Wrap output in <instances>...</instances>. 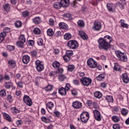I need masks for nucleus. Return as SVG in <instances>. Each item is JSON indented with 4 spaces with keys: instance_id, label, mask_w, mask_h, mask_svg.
Wrapping results in <instances>:
<instances>
[{
    "instance_id": "nucleus-1",
    "label": "nucleus",
    "mask_w": 129,
    "mask_h": 129,
    "mask_svg": "<svg viewBox=\"0 0 129 129\" xmlns=\"http://www.w3.org/2000/svg\"><path fill=\"white\" fill-rule=\"evenodd\" d=\"M97 42L99 44L98 48L100 50H104V51H108L110 43L112 42V37L109 35H106L104 38H99Z\"/></svg>"
},
{
    "instance_id": "nucleus-2",
    "label": "nucleus",
    "mask_w": 129,
    "mask_h": 129,
    "mask_svg": "<svg viewBox=\"0 0 129 129\" xmlns=\"http://www.w3.org/2000/svg\"><path fill=\"white\" fill-rule=\"evenodd\" d=\"M115 53L116 56H117L120 61H122L123 62H126V61H127V57H126L124 53L119 50H116Z\"/></svg>"
},
{
    "instance_id": "nucleus-3",
    "label": "nucleus",
    "mask_w": 129,
    "mask_h": 129,
    "mask_svg": "<svg viewBox=\"0 0 129 129\" xmlns=\"http://www.w3.org/2000/svg\"><path fill=\"white\" fill-rule=\"evenodd\" d=\"M67 46L70 49L75 50V49H77L79 47V44L76 40H72L68 41Z\"/></svg>"
},
{
    "instance_id": "nucleus-4",
    "label": "nucleus",
    "mask_w": 129,
    "mask_h": 129,
    "mask_svg": "<svg viewBox=\"0 0 129 129\" xmlns=\"http://www.w3.org/2000/svg\"><path fill=\"white\" fill-rule=\"evenodd\" d=\"M80 81L84 86H89L92 82V80L90 78L82 77Z\"/></svg>"
},
{
    "instance_id": "nucleus-5",
    "label": "nucleus",
    "mask_w": 129,
    "mask_h": 129,
    "mask_svg": "<svg viewBox=\"0 0 129 129\" xmlns=\"http://www.w3.org/2000/svg\"><path fill=\"white\" fill-rule=\"evenodd\" d=\"M80 119L82 122L86 123L89 119V113L87 112H83L80 115Z\"/></svg>"
},
{
    "instance_id": "nucleus-6",
    "label": "nucleus",
    "mask_w": 129,
    "mask_h": 129,
    "mask_svg": "<svg viewBox=\"0 0 129 129\" xmlns=\"http://www.w3.org/2000/svg\"><path fill=\"white\" fill-rule=\"evenodd\" d=\"M87 65L90 68H96L97 62L92 58H90L87 60Z\"/></svg>"
},
{
    "instance_id": "nucleus-7",
    "label": "nucleus",
    "mask_w": 129,
    "mask_h": 129,
    "mask_svg": "<svg viewBox=\"0 0 129 129\" xmlns=\"http://www.w3.org/2000/svg\"><path fill=\"white\" fill-rule=\"evenodd\" d=\"M35 65L36 66V70H37L38 72H41V71H43V70H44V66L42 64L40 60H37L35 61Z\"/></svg>"
},
{
    "instance_id": "nucleus-8",
    "label": "nucleus",
    "mask_w": 129,
    "mask_h": 129,
    "mask_svg": "<svg viewBox=\"0 0 129 129\" xmlns=\"http://www.w3.org/2000/svg\"><path fill=\"white\" fill-rule=\"evenodd\" d=\"M23 101L24 102H25V103H26V104H27L29 106H31V105L33 104V102H32V99H31L30 97H29V96L27 95H24V96L23 97Z\"/></svg>"
},
{
    "instance_id": "nucleus-9",
    "label": "nucleus",
    "mask_w": 129,
    "mask_h": 129,
    "mask_svg": "<svg viewBox=\"0 0 129 129\" xmlns=\"http://www.w3.org/2000/svg\"><path fill=\"white\" fill-rule=\"evenodd\" d=\"M72 106L73 108L76 109H80L82 108V103L78 101H76L73 102Z\"/></svg>"
},
{
    "instance_id": "nucleus-10",
    "label": "nucleus",
    "mask_w": 129,
    "mask_h": 129,
    "mask_svg": "<svg viewBox=\"0 0 129 129\" xmlns=\"http://www.w3.org/2000/svg\"><path fill=\"white\" fill-rule=\"evenodd\" d=\"M93 113L94 114L95 119L98 120V121H100V120H101V114H100V112L96 109L93 111Z\"/></svg>"
},
{
    "instance_id": "nucleus-11",
    "label": "nucleus",
    "mask_w": 129,
    "mask_h": 129,
    "mask_svg": "<svg viewBox=\"0 0 129 129\" xmlns=\"http://www.w3.org/2000/svg\"><path fill=\"white\" fill-rule=\"evenodd\" d=\"M93 28L95 31H100L101 29V23L98 22H95Z\"/></svg>"
},
{
    "instance_id": "nucleus-12",
    "label": "nucleus",
    "mask_w": 129,
    "mask_h": 129,
    "mask_svg": "<svg viewBox=\"0 0 129 129\" xmlns=\"http://www.w3.org/2000/svg\"><path fill=\"white\" fill-rule=\"evenodd\" d=\"M121 77L122 78V80L123 81V82L124 83H127L129 82V78L127 76V74L126 73H124L121 76Z\"/></svg>"
},
{
    "instance_id": "nucleus-13",
    "label": "nucleus",
    "mask_w": 129,
    "mask_h": 129,
    "mask_svg": "<svg viewBox=\"0 0 129 129\" xmlns=\"http://www.w3.org/2000/svg\"><path fill=\"white\" fill-rule=\"evenodd\" d=\"M22 62L24 64H28L30 62V57L28 55H25L22 57Z\"/></svg>"
},
{
    "instance_id": "nucleus-14",
    "label": "nucleus",
    "mask_w": 129,
    "mask_h": 129,
    "mask_svg": "<svg viewBox=\"0 0 129 129\" xmlns=\"http://www.w3.org/2000/svg\"><path fill=\"white\" fill-rule=\"evenodd\" d=\"M79 34L83 40H88V36L83 31H79Z\"/></svg>"
},
{
    "instance_id": "nucleus-15",
    "label": "nucleus",
    "mask_w": 129,
    "mask_h": 129,
    "mask_svg": "<svg viewBox=\"0 0 129 129\" xmlns=\"http://www.w3.org/2000/svg\"><path fill=\"white\" fill-rule=\"evenodd\" d=\"M42 22V20L40 17H35L33 19V23L35 25H39Z\"/></svg>"
},
{
    "instance_id": "nucleus-16",
    "label": "nucleus",
    "mask_w": 129,
    "mask_h": 129,
    "mask_svg": "<svg viewBox=\"0 0 129 129\" xmlns=\"http://www.w3.org/2000/svg\"><path fill=\"white\" fill-rule=\"evenodd\" d=\"M60 4L61 5V7L66 8V7L69 5V0H61Z\"/></svg>"
},
{
    "instance_id": "nucleus-17",
    "label": "nucleus",
    "mask_w": 129,
    "mask_h": 129,
    "mask_svg": "<svg viewBox=\"0 0 129 129\" xmlns=\"http://www.w3.org/2000/svg\"><path fill=\"white\" fill-rule=\"evenodd\" d=\"M58 93H59L60 95H66L67 92H66V90L64 88L61 87L58 90Z\"/></svg>"
},
{
    "instance_id": "nucleus-18",
    "label": "nucleus",
    "mask_w": 129,
    "mask_h": 129,
    "mask_svg": "<svg viewBox=\"0 0 129 129\" xmlns=\"http://www.w3.org/2000/svg\"><path fill=\"white\" fill-rule=\"evenodd\" d=\"M104 78H105V74H101L96 78V79L97 81H101Z\"/></svg>"
},
{
    "instance_id": "nucleus-19",
    "label": "nucleus",
    "mask_w": 129,
    "mask_h": 129,
    "mask_svg": "<svg viewBox=\"0 0 129 129\" xmlns=\"http://www.w3.org/2000/svg\"><path fill=\"white\" fill-rule=\"evenodd\" d=\"M77 24H78V26L80 28H84V27H85V23L82 20H79L77 22Z\"/></svg>"
},
{
    "instance_id": "nucleus-20",
    "label": "nucleus",
    "mask_w": 129,
    "mask_h": 129,
    "mask_svg": "<svg viewBox=\"0 0 129 129\" xmlns=\"http://www.w3.org/2000/svg\"><path fill=\"white\" fill-rule=\"evenodd\" d=\"M53 7L54 9H61L62 8V5L61 4V2H55L53 4Z\"/></svg>"
},
{
    "instance_id": "nucleus-21",
    "label": "nucleus",
    "mask_w": 129,
    "mask_h": 129,
    "mask_svg": "<svg viewBox=\"0 0 129 129\" xmlns=\"http://www.w3.org/2000/svg\"><path fill=\"white\" fill-rule=\"evenodd\" d=\"M6 36H7V33L5 32H2L0 34V43L3 42L5 40V38H6Z\"/></svg>"
},
{
    "instance_id": "nucleus-22",
    "label": "nucleus",
    "mask_w": 129,
    "mask_h": 129,
    "mask_svg": "<svg viewBox=\"0 0 129 129\" xmlns=\"http://www.w3.org/2000/svg\"><path fill=\"white\" fill-rule=\"evenodd\" d=\"M59 27L60 29H62L63 30H65L68 27V25L66 24V23L63 22H60L59 23Z\"/></svg>"
},
{
    "instance_id": "nucleus-23",
    "label": "nucleus",
    "mask_w": 129,
    "mask_h": 129,
    "mask_svg": "<svg viewBox=\"0 0 129 129\" xmlns=\"http://www.w3.org/2000/svg\"><path fill=\"white\" fill-rule=\"evenodd\" d=\"M94 95L96 98H101L102 97V94L99 91H97L94 93Z\"/></svg>"
},
{
    "instance_id": "nucleus-24",
    "label": "nucleus",
    "mask_w": 129,
    "mask_h": 129,
    "mask_svg": "<svg viewBox=\"0 0 129 129\" xmlns=\"http://www.w3.org/2000/svg\"><path fill=\"white\" fill-rule=\"evenodd\" d=\"M123 1L124 2L120 3V2H117L116 3V5L119 6V7L120 8V9H124V5H125V0H121Z\"/></svg>"
},
{
    "instance_id": "nucleus-25",
    "label": "nucleus",
    "mask_w": 129,
    "mask_h": 129,
    "mask_svg": "<svg viewBox=\"0 0 129 129\" xmlns=\"http://www.w3.org/2000/svg\"><path fill=\"white\" fill-rule=\"evenodd\" d=\"M30 16V12L28 11H25L22 13V17L23 18H28Z\"/></svg>"
},
{
    "instance_id": "nucleus-26",
    "label": "nucleus",
    "mask_w": 129,
    "mask_h": 129,
    "mask_svg": "<svg viewBox=\"0 0 129 129\" xmlns=\"http://www.w3.org/2000/svg\"><path fill=\"white\" fill-rule=\"evenodd\" d=\"M24 43L23 42H21L20 41H18L16 42V45L17 46V47H19V48H24L25 47V45H24Z\"/></svg>"
},
{
    "instance_id": "nucleus-27",
    "label": "nucleus",
    "mask_w": 129,
    "mask_h": 129,
    "mask_svg": "<svg viewBox=\"0 0 129 129\" xmlns=\"http://www.w3.org/2000/svg\"><path fill=\"white\" fill-rule=\"evenodd\" d=\"M114 70H115V71H119V72L121 71V68H120V66L117 63H115Z\"/></svg>"
},
{
    "instance_id": "nucleus-28",
    "label": "nucleus",
    "mask_w": 129,
    "mask_h": 129,
    "mask_svg": "<svg viewBox=\"0 0 129 129\" xmlns=\"http://www.w3.org/2000/svg\"><path fill=\"white\" fill-rule=\"evenodd\" d=\"M52 66L53 68H56L57 69L60 67V63L57 61H55L52 63Z\"/></svg>"
},
{
    "instance_id": "nucleus-29",
    "label": "nucleus",
    "mask_w": 129,
    "mask_h": 129,
    "mask_svg": "<svg viewBox=\"0 0 129 129\" xmlns=\"http://www.w3.org/2000/svg\"><path fill=\"white\" fill-rule=\"evenodd\" d=\"M15 27L16 28H21L23 25V24L22 23V21H17L15 23Z\"/></svg>"
},
{
    "instance_id": "nucleus-30",
    "label": "nucleus",
    "mask_w": 129,
    "mask_h": 129,
    "mask_svg": "<svg viewBox=\"0 0 129 129\" xmlns=\"http://www.w3.org/2000/svg\"><path fill=\"white\" fill-rule=\"evenodd\" d=\"M8 64H9L10 67H12V68H15L16 67V61L15 60H9Z\"/></svg>"
},
{
    "instance_id": "nucleus-31",
    "label": "nucleus",
    "mask_w": 129,
    "mask_h": 129,
    "mask_svg": "<svg viewBox=\"0 0 129 129\" xmlns=\"http://www.w3.org/2000/svg\"><path fill=\"white\" fill-rule=\"evenodd\" d=\"M47 36H49V37H51V36H53L54 35V31H53V29L49 28L47 31Z\"/></svg>"
},
{
    "instance_id": "nucleus-32",
    "label": "nucleus",
    "mask_w": 129,
    "mask_h": 129,
    "mask_svg": "<svg viewBox=\"0 0 129 129\" xmlns=\"http://www.w3.org/2000/svg\"><path fill=\"white\" fill-rule=\"evenodd\" d=\"M121 112L122 115H124V116H125L128 113V110H127V109L125 108H122L121 109Z\"/></svg>"
},
{
    "instance_id": "nucleus-33",
    "label": "nucleus",
    "mask_w": 129,
    "mask_h": 129,
    "mask_svg": "<svg viewBox=\"0 0 129 129\" xmlns=\"http://www.w3.org/2000/svg\"><path fill=\"white\" fill-rule=\"evenodd\" d=\"M54 107V103L52 102H48L46 104V108L51 109Z\"/></svg>"
},
{
    "instance_id": "nucleus-34",
    "label": "nucleus",
    "mask_w": 129,
    "mask_h": 129,
    "mask_svg": "<svg viewBox=\"0 0 129 129\" xmlns=\"http://www.w3.org/2000/svg\"><path fill=\"white\" fill-rule=\"evenodd\" d=\"M75 69V67L73 65H69L68 67V71H69L70 72H72L73 71H74Z\"/></svg>"
},
{
    "instance_id": "nucleus-35",
    "label": "nucleus",
    "mask_w": 129,
    "mask_h": 129,
    "mask_svg": "<svg viewBox=\"0 0 129 129\" xmlns=\"http://www.w3.org/2000/svg\"><path fill=\"white\" fill-rule=\"evenodd\" d=\"M107 9L109 11V12H112L113 11V9H112V4L110 3H108L106 5Z\"/></svg>"
},
{
    "instance_id": "nucleus-36",
    "label": "nucleus",
    "mask_w": 129,
    "mask_h": 129,
    "mask_svg": "<svg viewBox=\"0 0 129 129\" xmlns=\"http://www.w3.org/2000/svg\"><path fill=\"white\" fill-rule=\"evenodd\" d=\"M105 99L108 102H112L113 101V98L111 96H106Z\"/></svg>"
},
{
    "instance_id": "nucleus-37",
    "label": "nucleus",
    "mask_w": 129,
    "mask_h": 129,
    "mask_svg": "<svg viewBox=\"0 0 129 129\" xmlns=\"http://www.w3.org/2000/svg\"><path fill=\"white\" fill-rule=\"evenodd\" d=\"M33 33L35 35H40L41 34V30L38 28H35L33 30Z\"/></svg>"
},
{
    "instance_id": "nucleus-38",
    "label": "nucleus",
    "mask_w": 129,
    "mask_h": 129,
    "mask_svg": "<svg viewBox=\"0 0 129 129\" xmlns=\"http://www.w3.org/2000/svg\"><path fill=\"white\" fill-rule=\"evenodd\" d=\"M19 41L22 42L23 43L26 42V38L25 37V35H21L20 36Z\"/></svg>"
},
{
    "instance_id": "nucleus-39",
    "label": "nucleus",
    "mask_w": 129,
    "mask_h": 129,
    "mask_svg": "<svg viewBox=\"0 0 129 129\" xmlns=\"http://www.w3.org/2000/svg\"><path fill=\"white\" fill-rule=\"evenodd\" d=\"M63 59L65 62H69V60H71V57L70 56L65 54L63 56Z\"/></svg>"
},
{
    "instance_id": "nucleus-40",
    "label": "nucleus",
    "mask_w": 129,
    "mask_h": 129,
    "mask_svg": "<svg viewBox=\"0 0 129 129\" xmlns=\"http://www.w3.org/2000/svg\"><path fill=\"white\" fill-rule=\"evenodd\" d=\"M37 44L38 46H43L44 45V41L42 38H38L37 39Z\"/></svg>"
},
{
    "instance_id": "nucleus-41",
    "label": "nucleus",
    "mask_w": 129,
    "mask_h": 129,
    "mask_svg": "<svg viewBox=\"0 0 129 129\" xmlns=\"http://www.w3.org/2000/svg\"><path fill=\"white\" fill-rule=\"evenodd\" d=\"M71 34L67 33L64 35V40H70V39H71Z\"/></svg>"
},
{
    "instance_id": "nucleus-42",
    "label": "nucleus",
    "mask_w": 129,
    "mask_h": 129,
    "mask_svg": "<svg viewBox=\"0 0 129 129\" xmlns=\"http://www.w3.org/2000/svg\"><path fill=\"white\" fill-rule=\"evenodd\" d=\"M11 111L13 112V113H20V110L19 109H17L16 107H13L11 108Z\"/></svg>"
},
{
    "instance_id": "nucleus-43",
    "label": "nucleus",
    "mask_w": 129,
    "mask_h": 129,
    "mask_svg": "<svg viewBox=\"0 0 129 129\" xmlns=\"http://www.w3.org/2000/svg\"><path fill=\"white\" fill-rule=\"evenodd\" d=\"M112 120L113 121H114V122H117V121H119V117L117 116H113L112 117Z\"/></svg>"
},
{
    "instance_id": "nucleus-44",
    "label": "nucleus",
    "mask_w": 129,
    "mask_h": 129,
    "mask_svg": "<svg viewBox=\"0 0 129 129\" xmlns=\"http://www.w3.org/2000/svg\"><path fill=\"white\" fill-rule=\"evenodd\" d=\"M4 9L6 12H9V11H10V9H11L10 4H6V5L4 6Z\"/></svg>"
},
{
    "instance_id": "nucleus-45",
    "label": "nucleus",
    "mask_w": 129,
    "mask_h": 129,
    "mask_svg": "<svg viewBox=\"0 0 129 129\" xmlns=\"http://www.w3.org/2000/svg\"><path fill=\"white\" fill-rule=\"evenodd\" d=\"M66 55L71 57L73 55V51L72 50H67L66 51Z\"/></svg>"
},
{
    "instance_id": "nucleus-46",
    "label": "nucleus",
    "mask_w": 129,
    "mask_h": 129,
    "mask_svg": "<svg viewBox=\"0 0 129 129\" xmlns=\"http://www.w3.org/2000/svg\"><path fill=\"white\" fill-rule=\"evenodd\" d=\"M41 120L42 121H44V122H46V123L49 122V121H50V119L47 118V117H45V116H42L41 117Z\"/></svg>"
},
{
    "instance_id": "nucleus-47",
    "label": "nucleus",
    "mask_w": 129,
    "mask_h": 129,
    "mask_svg": "<svg viewBox=\"0 0 129 129\" xmlns=\"http://www.w3.org/2000/svg\"><path fill=\"white\" fill-rule=\"evenodd\" d=\"M64 72V70L62 68H57V70L56 71H55L56 74H62L63 72Z\"/></svg>"
},
{
    "instance_id": "nucleus-48",
    "label": "nucleus",
    "mask_w": 129,
    "mask_h": 129,
    "mask_svg": "<svg viewBox=\"0 0 129 129\" xmlns=\"http://www.w3.org/2000/svg\"><path fill=\"white\" fill-rule=\"evenodd\" d=\"M121 26L122 28H128V25L123 23V20H121Z\"/></svg>"
},
{
    "instance_id": "nucleus-49",
    "label": "nucleus",
    "mask_w": 129,
    "mask_h": 129,
    "mask_svg": "<svg viewBox=\"0 0 129 129\" xmlns=\"http://www.w3.org/2000/svg\"><path fill=\"white\" fill-rule=\"evenodd\" d=\"M7 94V93H6V91L5 90H2L0 91V96L1 97H5Z\"/></svg>"
},
{
    "instance_id": "nucleus-50",
    "label": "nucleus",
    "mask_w": 129,
    "mask_h": 129,
    "mask_svg": "<svg viewBox=\"0 0 129 129\" xmlns=\"http://www.w3.org/2000/svg\"><path fill=\"white\" fill-rule=\"evenodd\" d=\"M53 89V86L50 85H48L47 87H45L46 91H51Z\"/></svg>"
},
{
    "instance_id": "nucleus-51",
    "label": "nucleus",
    "mask_w": 129,
    "mask_h": 129,
    "mask_svg": "<svg viewBox=\"0 0 129 129\" xmlns=\"http://www.w3.org/2000/svg\"><path fill=\"white\" fill-rule=\"evenodd\" d=\"M7 49L9 51H14L15 50V47L12 45H7Z\"/></svg>"
},
{
    "instance_id": "nucleus-52",
    "label": "nucleus",
    "mask_w": 129,
    "mask_h": 129,
    "mask_svg": "<svg viewBox=\"0 0 129 129\" xmlns=\"http://www.w3.org/2000/svg\"><path fill=\"white\" fill-rule=\"evenodd\" d=\"M93 106L94 108H95V109H99V106L97 104V103L94 102L92 103Z\"/></svg>"
},
{
    "instance_id": "nucleus-53",
    "label": "nucleus",
    "mask_w": 129,
    "mask_h": 129,
    "mask_svg": "<svg viewBox=\"0 0 129 129\" xmlns=\"http://www.w3.org/2000/svg\"><path fill=\"white\" fill-rule=\"evenodd\" d=\"M6 88H7V89H10L11 87H12V83L11 82H7L6 83L5 85Z\"/></svg>"
},
{
    "instance_id": "nucleus-54",
    "label": "nucleus",
    "mask_w": 129,
    "mask_h": 129,
    "mask_svg": "<svg viewBox=\"0 0 129 129\" xmlns=\"http://www.w3.org/2000/svg\"><path fill=\"white\" fill-rule=\"evenodd\" d=\"M58 79L59 81H64V79H65V76H64L63 75L60 74L58 76Z\"/></svg>"
},
{
    "instance_id": "nucleus-55",
    "label": "nucleus",
    "mask_w": 129,
    "mask_h": 129,
    "mask_svg": "<svg viewBox=\"0 0 129 129\" xmlns=\"http://www.w3.org/2000/svg\"><path fill=\"white\" fill-rule=\"evenodd\" d=\"M27 43L29 46H34L35 44V41L33 40H30L28 41Z\"/></svg>"
},
{
    "instance_id": "nucleus-56",
    "label": "nucleus",
    "mask_w": 129,
    "mask_h": 129,
    "mask_svg": "<svg viewBox=\"0 0 129 129\" xmlns=\"http://www.w3.org/2000/svg\"><path fill=\"white\" fill-rule=\"evenodd\" d=\"M5 117L6 120H8V121H12V118H11V116L9 115V114H6L5 115Z\"/></svg>"
},
{
    "instance_id": "nucleus-57",
    "label": "nucleus",
    "mask_w": 129,
    "mask_h": 129,
    "mask_svg": "<svg viewBox=\"0 0 129 129\" xmlns=\"http://www.w3.org/2000/svg\"><path fill=\"white\" fill-rule=\"evenodd\" d=\"M31 55L32 57H37V55H38V52L37 51L33 50L31 51Z\"/></svg>"
},
{
    "instance_id": "nucleus-58",
    "label": "nucleus",
    "mask_w": 129,
    "mask_h": 129,
    "mask_svg": "<svg viewBox=\"0 0 129 129\" xmlns=\"http://www.w3.org/2000/svg\"><path fill=\"white\" fill-rule=\"evenodd\" d=\"M70 87H71V86L70 85V84L67 83L66 85V86L64 87V89L66 90H67V91L70 90Z\"/></svg>"
},
{
    "instance_id": "nucleus-59",
    "label": "nucleus",
    "mask_w": 129,
    "mask_h": 129,
    "mask_svg": "<svg viewBox=\"0 0 129 129\" xmlns=\"http://www.w3.org/2000/svg\"><path fill=\"white\" fill-rule=\"evenodd\" d=\"M49 75L51 77H56L57 76V74L56 72H51L50 73Z\"/></svg>"
},
{
    "instance_id": "nucleus-60",
    "label": "nucleus",
    "mask_w": 129,
    "mask_h": 129,
    "mask_svg": "<svg viewBox=\"0 0 129 129\" xmlns=\"http://www.w3.org/2000/svg\"><path fill=\"white\" fill-rule=\"evenodd\" d=\"M7 100L9 102H12L13 101V97L11 95H9L7 96Z\"/></svg>"
},
{
    "instance_id": "nucleus-61",
    "label": "nucleus",
    "mask_w": 129,
    "mask_h": 129,
    "mask_svg": "<svg viewBox=\"0 0 129 129\" xmlns=\"http://www.w3.org/2000/svg\"><path fill=\"white\" fill-rule=\"evenodd\" d=\"M113 129H120V125L119 124H115L113 125Z\"/></svg>"
},
{
    "instance_id": "nucleus-62",
    "label": "nucleus",
    "mask_w": 129,
    "mask_h": 129,
    "mask_svg": "<svg viewBox=\"0 0 129 129\" xmlns=\"http://www.w3.org/2000/svg\"><path fill=\"white\" fill-rule=\"evenodd\" d=\"M17 86L20 88H23V84H24V83L23 82H18L17 83Z\"/></svg>"
},
{
    "instance_id": "nucleus-63",
    "label": "nucleus",
    "mask_w": 129,
    "mask_h": 129,
    "mask_svg": "<svg viewBox=\"0 0 129 129\" xmlns=\"http://www.w3.org/2000/svg\"><path fill=\"white\" fill-rule=\"evenodd\" d=\"M72 94L76 96L77 95H78V93L77 92V91H76V90L73 89L72 90Z\"/></svg>"
},
{
    "instance_id": "nucleus-64",
    "label": "nucleus",
    "mask_w": 129,
    "mask_h": 129,
    "mask_svg": "<svg viewBox=\"0 0 129 129\" xmlns=\"http://www.w3.org/2000/svg\"><path fill=\"white\" fill-rule=\"evenodd\" d=\"M100 86L102 88H106V86H107V84L105 82L101 83L100 84Z\"/></svg>"
}]
</instances>
